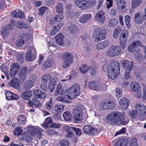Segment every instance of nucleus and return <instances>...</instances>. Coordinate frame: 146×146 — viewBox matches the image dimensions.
I'll use <instances>...</instances> for the list:
<instances>
[{
	"label": "nucleus",
	"instance_id": "nucleus-42",
	"mask_svg": "<svg viewBox=\"0 0 146 146\" xmlns=\"http://www.w3.org/2000/svg\"><path fill=\"white\" fill-rule=\"evenodd\" d=\"M98 84H96L95 81L91 82L89 83L88 85L90 88L91 89L97 90L98 89V86L99 85H97Z\"/></svg>",
	"mask_w": 146,
	"mask_h": 146
},
{
	"label": "nucleus",
	"instance_id": "nucleus-34",
	"mask_svg": "<svg viewBox=\"0 0 146 146\" xmlns=\"http://www.w3.org/2000/svg\"><path fill=\"white\" fill-rule=\"evenodd\" d=\"M64 92V90L62 88L61 85L60 84H58L55 92L54 93L55 95L58 94L62 95Z\"/></svg>",
	"mask_w": 146,
	"mask_h": 146
},
{
	"label": "nucleus",
	"instance_id": "nucleus-57",
	"mask_svg": "<svg viewBox=\"0 0 146 146\" xmlns=\"http://www.w3.org/2000/svg\"><path fill=\"white\" fill-rule=\"evenodd\" d=\"M128 31L127 29H124L121 32L120 36L127 38Z\"/></svg>",
	"mask_w": 146,
	"mask_h": 146
},
{
	"label": "nucleus",
	"instance_id": "nucleus-30",
	"mask_svg": "<svg viewBox=\"0 0 146 146\" xmlns=\"http://www.w3.org/2000/svg\"><path fill=\"white\" fill-rule=\"evenodd\" d=\"M57 81V78L56 77H54L52 78V80L48 84H49V88L50 90V92L53 91L54 86L56 84Z\"/></svg>",
	"mask_w": 146,
	"mask_h": 146
},
{
	"label": "nucleus",
	"instance_id": "nucleus-2",
	"mask_svg": "<svg viewBox=\"0 0 146 146\" xmlns=\"http://www.w3.org/2000/svg\"><path fill=\"white\" fill-rule=\"evenodd\" d=\"M107 66L106 64H104L103 69L104 71H108V77L112 80L115 78L119 73L120 69L119 63L118 62H111L109 64L107 68Z\"/></svg>",
	"mask_w": 146,
	"mask_h": 146
},
{
	"label": "nucleus",
	"instance_id": "nucleus-3",
	"mask_svg": "<svg viewBox=\"0 0 146 146\" xmlns=\"http://www.w3.org/2000/svg\"><path fill=\"white\" fill-rule=\"evenodd\" d=\"M74 1L76 5L82 10L93 7L96 3V0H74Z\"/></svg>",
	"mask_w": 146,
	"mask_h": 146
},
{
	"label": "nucleus",
	"instance_id": "nucleus-56",
	"mask_svg": "<svg viewBox=\"0 0 146 146\" xmlns=\"http://www.w3.org/2000/svg\"><path fill=\"white\" fill-rule=\"evenodd\" d=\"M12 94L10 91H6L5 93L6 99L8 100H11Z\"/></svg>",
	"mask_w": 146,
	"mask_h": 146
},
{
	"label": "nucleus",
	"instance_id": "nucleus-14",
	"mask_svg": "<svg viewBox=\"0 0 146 146\" xmlns=\"http://www.w3.org/2000/svg\"><path fill=\"white\" fill-rule=\"evenodd\" d=\"M114 106V103L111 101L105 102L103 104H101L99 108L100 110L103 109L107 110L112 109Z\"/></svg>",
	"mask_w": 146,
	"mask_h": 146
},
{
	"label": "nucleus",
	"instance_id": "nucleus-5",
	"mask_svg": "<svg viewBox=\"0 0 146 146\" xmlns=\"http://www.w3.org/2000/svg\"><path fill=\"white\" fill-rule=\"evenodd\" d=\"M62 57L63 60L62 67L64 68H68L73 62V54L70 52H65L63 53Z\"/></svg>",
	"mask_w": 146,
	"mask_h": 146
},
{
	"label": "nucleus",
	"instance_id": "nucleus-38",
	"mask_svg": "<svg viewBox=\"0 0 146 146\" xmlns=\"http://www.w3.org/2000/svg\"><path fill=\"white\" fill-rule=\"evenodd\" d=\"M65 106L61 104L56 105L55 106L54 110L56 112L59 113L63 111Z\"/></svg>",
	"mask_w": 146,
	"mask_h": 146
},
{
	"label": "nucleus",
	"instance_id": "nucleus-52",
	"mask_svg": "<svg viewBox=\"0 0 146 146\" xmlns=\"http://www.w3.org/2000/svg\"><path fill=\"white\" fill-rule=\"evenodd\" d=\"M56 11L58 13H62L63 11V7L61 3H58L56 7Z\"/></svg>",
	"mask_w": 146,
	"mask_h": 146
},
{
	"label": "nucleus",
	"instance_id": "nucleus-53",
	"mask_svg": "<svg viewBox=\"0 0 146 146\" xmlns=\"http://www.w3.org/2000/svg\"><path fill=\"white\" fill-rule=\"evenodd\" d=\"M121 30V27H117L115 29L113 32V36L114 38H117L119 33H120Z\"/></svg>",
	"mask_w": 146,
	"mask_h": 146
},
{
	"label": "nucleus",
	"instance_id": "nucleus-49",
	"mask_svg": "<svg viewBox=\"0 0 146 146\" xmlns=\"http://www.w3.org/2000/svg\"><path fill=\"white\" fill-rule=\"evenodd\" d=\"M88 70V67H87L86 65H83L79 68L80 72L83 74L87 72Z\"/></svg>",
	"mask_w": 146,
	"mask_h": 146
},
{
	"label": "nucleus",
	"instance_id": "nucleus-33",
	"mask_svg": "<svg viewBox=\"0 0 146 146\" xmlns=\"http://www.w3.org/2000/svg\"><path fill=\"white\" fill-rule=\"evenodd\" d=\"M97 66L95 64H93L90 67H88V70L90 71L91 75L94 76L96 75L97 73Z\"/></svg>",
	"mask_w": 146,
	"mask_h": 146
},
{
	"label": "nucleus",
	"instance_id": "nucleus-12",
	"mask_svg": "<svg viewBox=\"0 0 146 146\" xmlns=\"http://www.w3.org/2000/svg\"><path fill=\"white\" fill-rule=\"evenodd\" d=\"M83 131L86 134L89 135H95L98 133V130L89 125H86L83 128Z\"/></svg>",
	"mask_w": 146,
	"mask_h": 146
},
{
	"label": "nucleus",
	"instance_id": "nucleus-25",
	"mask_svg": "<svg viewBox=\"0 0 146 146\" xmlns=\"http://www.w3.org/2000/svg\"><path fill=\"white\" fill-rule=\"evenodd\" d=\"M27 68L26 67H23L21 69L19 74V78L21 80L25 81L27 73Z\"/></svg>",
	"mask_w": 146,
	"mask_h": 146
},
{
	"label": "nucleus",
	"instance_id": "nucleus-43",
	"mask_svg": "<svg viewBox=\"0 0 146 146\" xmlns=\"http://www.w3.org/2000/svg\"><path fill=\"white\" fill-rule=\"evenodd\" d=\"M127 40V38L120 36V44L123 49H124L125 48Z\"/></svg>",
	"mask_w": 146,
	"mask_h": 146
},
{
	"label": "nucleus",
	"instance_id": "nucleus-29",
	"mask_svg": "<svg viewBox=\"0 0 146 146\" xmlns=\"http://www.w3.org/2000/svg\"><path fill=\"white\" fill-rule=\"evenodd\" d=\"M34 94L36 97L38 98L44 99L46 97L45 93L44 92H42L39 90H34Z\"/></svg>",
	"mask_w": 146,
	"mask_h": 146
},
{
	"label": "nucleus",
	"instance_id": "nucleus-17",
	"mask_svg": "<svg viewBox=\"0 0 146 146\" xmlns=\"http://www.w3.org/2000/svg\"><path fill=\"white\" fill-rule=\"evenodd\" d=\"M121 63L122 66L127 69L126 70H131L133 68V62L126 60H122Z\"/></svg>",
	"mask_w": 146,
	"mask_h": 146
},
{
	"label": "nucleus",
	"instance_id": "nucleus-10",
	"mask_svg": "<svg viewBox=\"0 0 146 146\" xmlns=\"http://www.w3.org/2000/svg\"><path fill=\"white\" fill-rule=\"evenodd\" d=\"M82 110L80 107H78L73 110V119L76 123H79L82 121Z\"/></svg>",
	"mask_w": 146,
	"mask_h": 146
},
{
	"label": "nucleus",
	"instance_id": "nucleus-1",
	"mask_svg": "<svg viewBox=\"0 0 146 146\" xmlns=\"http://www.w3.org/2000/svg\"><path fill=\"white\" fill-rule=\"evenodd\" d=\"M123 116V114L121 113L118 111H114L108 115L106 117V119L112 125H125L128 123V121L123 118L121 119Z\"/></svg>",
	"mask_w": 146,
	"mask_h": 146
},
{
	"label": "nucleus",
	"instance_id": "nucleus-61",
	"mask_svg": "<svg viewBox=\"0 0 146 146\" xmlns=\"http://www.w3.org/2000/svg\"><path fill=\"white\" fill-rule=\"evenodd\" d=\"M102 29L100 28L97 27L95 29L94 32L93 33L94 37L100 33L102 32Z\"/></svg>",
	"mask_w": 146,
	"mask_h": 146
},
{
	"label": "nucleus",
	"instance_id": "nucleus-9",
	"mask_svg": "<svg viewBox=\"0 0 146 146\" xmlns=\"http://www.w3.org/2000/svg\"><path fill=\"white\" fill-rule=\"evenodd\" d=\"M130 89L134 93V96L137 98H139L142 95L140 85L138 83L132 82L130 85Z\"/></svg>",
	"mask_w": 146,
	"mask_h": 146
},
{
	"label": "nucleus",
	"instance_id": "nucleus-36",
	"mask_svg": "<svg viewBox=\"0 0 146 146\" xmlns=\"http://www.w3.org/2000/svg\"><path fill=\"white\" fill-rule=\"evenodd\" d=\"M142 19H143L142 18H141L139 13H137L135 14L134 19L136 23L138 24L142 23L143 22Z\"/></svg>",
	"mask_w": 146,
	"mask_h": 146
},
{
	"label": "nucleus",
	"instance_id": "nucleus-63",
	"mask_svg": "<svg viewBox=\"0 0 146 146\" xmlns=\"http://www.w3.org/2000/svg\"><path fill=\"white\" fill-rule=\"evenodd\" d=\"M52 99L51 98L50 101L49 102L46 103L45 104L47 109L48 110L51 109L52 104Z\"/></svg>",
	"mask_w": 146,
	"mask_h": 146
},
{
	"label": "nucleus",
	"instance_id": "nucleus-16",
	"mask_svg": "<svg viewBox=\"0 0 146 146\" xmlns=\"http://www.w3.org/2000/svg\"><path fill=\"white\" fill-rule=\"evenodd\" d=\"M35 54L36 52H35V50L33 48L28 50L26 55V60L29 61L34 60L35 58Z\"/></svg>",
	"mask_w": 146,
	"mask_h": 146
},
{
	"label": "nucleus",
	"instance_id": "nucleus-22",
	"mask_svg": "<svg viewBox=\"0 0 146 146\" xmlns=\"http://www.w3.org/2000/svg\"><path fill=\"white\" fill-rule=\"evenodd\" d=\"M91 17L90 14H83L80 17L79 21L81 23L84 24L91 19Z\"/></svg>",
	"mask_w": 146,
	"mask_h": 146
},
{
	"label": "nucleus",
	"instance_id": "nucleus-44",
	"mask_svg": "<svg viewBox=\"0 0 146 146\" xmlns=\"http://www.w3.org/2000/svg\"><path fill=\"white\" fill-rule=\"evenodd\" d=\"M21 38L23 41L25 43L26 42L30 39V36L29 34L24 33L21 36Z\"/></svg>",
	"mask_w": 146,
	"mask_h": 146
},
{
	"label": "nucleus",
	"instance_id": "nucleus-7",
	"mask_svg": "<svg viewBox=\"0 0 146 146\" xmlns=\"http://www.w3.org/2000/svg\"><path fill=\"white\" fill-rule=\"evenodd\" d=\"M121 51V48L119 46L111 44L106 53V55L110 57H115L119 54Z\"/></svg>",
	"mask_w": 146,
	"mask_h": 146
},
{
	"label": "nucleus",
	"instance_id": "nucleus-37",
	"mask_svg": "<svg viewBox=\"0 0 146 146\" xmlns=\"http://www.w3.org/2000/svg\"><path fill=\"white\" fill-rule=\"evenodd\" d=\"M18 122L21 125H24L26 121V118L23 115L19 116L17 118Z\"/></svg>",
	"mask_w": 146,
	"mask_h": 146
},
{
	"label": "nucleus",
	"instance_id": "nucleus-51",
	"mask_svg": "<svg viewBox=\"0 0 146 146\" xmlns=\"http://www.w3.org/2000/svg\"><path fill=\"white\" fill-rule=\"evenodd\" d=\"M22 131V128L20 127H17L14 131V134L15 135H20Z\"/></svg>",
	"mask_w": 146,
	"mask_h": 146
},
{
	"label": "nucleus",
	"instance_id": "nucleus-58",
	"mask_svg": "<svg viewBox=\"0 0 146 146\" xmlns=\"http://www.w3.org/2000/svg\"><path fill=\"white\" fill-rule=\"evenodd\" d=\"M57 21H60L62 20L63 18V14H58L57 15H56L54 17Z\"/></svg>",
	"mask_w": 146,
	"mask_h": 146
},
{
	"label": "nucleus",
	"instance_id": "nucleus-31",
	"mask_svg": "<svg viewBox=\"0 0 146 146\" xmlns=\"http://www.w3.org/2000/svg\"><path fill=\"white\" fill-rule=\"evenodd\" d=\"M21 96L24 100H29L32 96L31 91L28 90L23 92L21 94Z\"/></svg>",
	"mask_w": 146,
	"mask_h": 146
},
{
	"label": "nucleus",
	"instance_id": "nucleus-8",
	"mask_svg": "<svg viewBox=\"0 0 146 146\" xmlns=\"http://www.w3.org/2000/svg\"><path fill=\"white\" fill-rule=\"evenodd\" d=\"M28 131L33 136L38 139H40L42 135V132L43 129L38 126H31L28 127Z\"/></svg>",
	"mask_w": 146,
	"mask_h": 146
},
{
	"label": "nucleus",
	"instance_id": "nucleus-59",
	"mask_svg": "<svg viewBox=\"0 0 146 146\" xmlns=\"http://www.w3.org/2000/svg\"><path fill=\"white\" fill-rule=\"evenodd\" d=\"M63 24L61 23H58L55 25L53 26V27L58 32L61 29L62 26Z\"/></svg>",
	"mask_w": 146,
	"mask_h": 146
},
{
	"label": "nucleus",
	"instance_id": "nucleus-13",
	"mask_svg": "<svg viewBox=\"0 0 146 146\" xmlns=\"http://www.w3.org/2000/svg\"><path fill=\"white\" fill-rule=\"evenodd\" d=\"M117 5V8L121 12H124L127 9V5L124 0H115Z\"/></svg>",
	"mask_w": 146,
	"mask_h": 146
},
{
	"label": "nucleus",
	"instance_id": "nucleus-50",
	"mask_svg": "<svg viewBox=\"0 0 146 146\" xmlns=\"http://www.w3.org/2000/svg\"><path fill=\"white\" fill-rule=\"evenodd\" d=\"M141 2V0H132V7L134 8L138 6Z\"/></svg>",
	"mask_w": 146,
	"mask_h": 146
},
{
	"label": "nucleus",
	"instance_id": "nucleus-32",
	"mask_svg": "<svg viewBox=\"0 0 146 146\" xmlns=\"http://www.w3.org/2000/svg\"><path fill=\"white\" fill-rule=\"evenodd\" d=\"M52 80L51 77L49 74L43 75L41 78V82L48 84Z\"/></svg>",
	"mask_w": 146,
	"mask_h": 146
},
{
	"label": "nucleus",
	"instance_id": "nucleus-24",
	"mask_svg": "<svg viewBox=\"0 0 146 146\" xmlns=\"http://www.w3.org/2000/svg\"><path fill=\"white\" fill-rule=\"evenodd\" d=\"M52 121V120L51 117H47L45 119L44 122L42 126L45 128L47 127H50Z\"/></svg>",
	"mask_w": 146,
	"mask_h": 146
},
{
	"label": "nucleus",
	"instance_id": "nucleus-15",
	"mask_svg": "<svg viewBox=\"0 0 146 146\" xmlns=\"http://www.w3.org/2000/svg\"><path fill=\"white\" fill-rule=\"evenodd\" d=\"M130 101L127 98L122 97L119 101L120 106L123 110H126L129 106Z\"/></svg>",
	"mask_w": 146,
	"mask_h": 146
},
{
	"label": "nucleus",
	"instance_id": "nucleus-48",
	"mask_svg": "<svg viewBox=\"0 0 146 146\" xmlns=\"http://www.w3.org/2000/svg\"><path fill=\"white\" fill-rule=\"evenodd\" d=\"M11 67L18 72L21 66L19 63H16L12 64L11 66Z\"/></svg>",
	"mask_w": 146,
	"mask_h": 146
},
{
	"label": "nucleus",
	"instance_id": "nucleus-54",
	"mask_svg": "<svg viewBox=\"0 0 146 146\" xmlns=\"http://www.w3.org/2000/svg\"><path fill=\"white\" fill-rule=\"evenodd\" d=\"M117 24V22L115 19H113L110 20L108 24L109 27H112L115 26Z\"/></svg>",
	"mask_w": 146,
	"mask_h": 146
},
{
	"label": "nucleus",
	"instance_id": "nucleus-27",
	"mask_svg": "<svg viewBox=\"0 0 146 146\" xmlns=\"http://www.w3.org/2000/svg\"><path fill=\"white\" fill-rule=\"evenodd\" d=\"M55 63L54 61L52 59H50L44 62L42 66V68L44 69L49 68L53 65Z\"/></svg>",
	"mask_w": 146,
	"mask_h": 146
},
{
	"label": "nucleus",
	"instance_id": "nucleus-40",
	"mask_svg": "<svg viewBox=\"0 0 146 146\" xmlns=\"http://www.w3.org/2000/svg\"><path fill=\"white\" fill-rule=\"evenodd\" d=\"M11 27L10 25H8L7 27H4L2 30L1 32L4 37H6L9 35L10 30L9 27Z\"/></svg>",
	"mask_w": 146,
	"mask_h": 146
},
{
	"label": "nucleus",
	"instance_id": "nucleus-62",
	"mask_svg": "<svg viewBox=\"0 0 146 146\" xmlns=\"http://www.w3.org/2000/svg\"><path fill=\"white\" fill-rule=\"evenodd\" d=\"M24 43L23 41L22 40L21 38H20V39L18 40L16 42V44L18 46L21 47L22 46Z\"/></svg>",
	"mask_w": 146,
	"mask_h": 146
},
{
	"label": "nucleus",
	"instance_id": "nucleus-6",
	"mask_svg": "<svg viewBox=\"0 0 146 146\" xmlns=\"http://www.w3.org/2000/svg\"><path fill=\"white\" fill-rule=\"evenodd\" d=\"M135 110H133L131 113V117L132 118L135 117L138 114L140 115H146V107L142 104H136L135 106Z\"/></svg>",
	"mask_w": 146,
	"mask_h": 146
},
{
	"label": "nucleus",
	"instance_id": "nucleus-28",
	"mask_svg": "<svg viewBox=\"0 0 146 146\" xmlns=\"http://www.w3.org/2000/svg\"><path fill=\"white\" fill-rule=\"evenodd\" d=\"M57 43L60 45H62L64 43V36L61 33H58L55 37Z\"/></svg>",
	"mask_w": 146,
	"mask_h": 146
},
{
	"label": "nucleus",
	"instance_id": "nucleus-35",
	"mask_svg": "<svg viewBox=\"0 0 146 146\" xmlns=\"http://www.w3.org/2000/svg\"><path fill=\"white\" fill-rule=\"evenodd\" d=\"M64 119L67 121L71 120V115L69 111H65L63 114Z\"/></svg>",
	"mask_w": 146,
	"mask_h": 146
},
{
	"label": "nucleus",
	"instance_id": "nucleus-20",
	"mask_svg": "<svg viewBox=\"0 0 146 146\" xmlns=\"http://www.w3.org/2000/svg\"><path fill=\"white\" fill-rule=\"evenodd\" d=\"M96 19L98 22L103 23L105 20V13L101 10L98 12L95 16Z\"/></svg>",
	"mask_w": 146,
	"mask_h": 146
},
{
	"label": "nucleus",
	"instance_id": "nucleus-19",
	"mask_svg": "<svg viewBox=\"0 0 146 146\" xmlns=\"http://www.w3.org/2000/svg\"><path fill=\"white\" fill-rule=\"evenodd\" d=\"M29 106L31 107L35 106V107H40L41 104L40 101L36 98L33 99V101L29 100L28 102Z\"/></svg>",
	"mask_w": 146,
	"mask_h": 146
},
{
	"label": "nucleus",
	"instance_id": "nucleus-47",
	"mask_svg": "<svg viewBox=\"0 0 146 146\" xmlns=\"http://www.w3.org/2000/svg\"><path fill=\"white\" fill-rule=\"evenodd\" d=\"M129 146H138L137 139L136 138L132 139L130 141Z\"/></svg>",
	"mask_w": 146,
	"mask_h": 146
},
{
	"label": "nucleus",
	"instance_id": "nucleus-46",
	"mask_svg": "<svg viewBox=\"0 0 146 146\" xmlns=\"http://www.w3.org/2000/svg\"><path fill=\"white\" fill-rule=\"evenodd\" d=\"M121 142L119 143H121V146H127L128 145V143L129 141V138H120Z\"/></svg>",
	"mask_w": 146,
	"mask_h": 146
},
{
	"label": "nucleus",
	"instance_id": "nucleus-45",
	"mask_svg": "<svg viewBox=\"0 0 146 146\" xmlns=\"http://www.w3.org/2000/svg\"><path fill=\"white\" fill-rule=\"evenodd\" d=\"M131 20V17L129 15H126L125 17V23L126 27L128 28H129L131 27V25L130 23Z\"/></svg>",
	"mask_w": 146,
	"mask_h": 146
},
{
	"label": "nucleus",
	"instance_id": "nucleus-4",
	"mask_svg": "<svg viewBox=\"0 0 146 146\" xmlns=\"http://www.w3.org/2000/svg\"><path fill=\"white\" fill-rule=\"evenodd\" d=\"M80 91V87L78 84H74L71 87L66 90L65 92L68 100L73 99L78 96Z\"/></svg>",
	"mask_w": 146,
	"mask_h": 146
},
{
	"label": "nucleus",
	"instance_id": "nucleus-64",
	"mask_svg": "<svg viewBox=\"0 0 146 146\" xmlns=\"http://www.w3.org/2000/svg\"><path fill=\"white\" fill-rule=\"evenodd\" d=\"M116 96L117 97H120L122 95V91L119 88H116L115 90Z\"/></svg>",
	"mask_w": 146,
	"mask_h": 146
},
{
	"label": "nucleus",
	"instance_id": "nucleus-18",
	"mask_svg": "<svg viewBox=\"0 0 146 146\" xmlns=\"http://www.w3.org/2000/svg\"><path fill=\"white\" fill-rule=\"evenodd\" d=\"M66 30L70 34H75L78 31V28L76 25L69 24L67 26Z\"/></svg>",
	"mask_w": 146,
	"mask_h": 146
},
{
	"label": "nucleus",
	"instance_id": "nucleus-41",
	"mask_svg": "<svg viewBox=\"0 0 146 146\" xmlns=\"http://www.w3.org/2000/svg\"><path fill=\"white\" fill-rule=\"evenodd\" d=\"M35 82L29 80L27 81L24 84L26 89H29L33 87L35 85Z\"/></svg>",
	"mask_w": 146,
	"mask_h": 146
},
{
	"label": "nucleus",
	"instance_id": "nucleus-60",
	"mask_svg": "<svg viewBox=\"0 0 146 146\" xmlns=\"http://www.w3.org/2000/svg\"><path fill=\"white\" fill-rule=\"evenodd\" d=\"M97 85H99L98 86V89L97 90H99L103 91L106 90V85L105 84H98Z\"/></svg>",
	"mask_w": 146,
	"mask_h": 146
},
{
	"label": "nucleus",
	"instance_id": "nucleus-11",
	"mask_svg": "<svg viewBox=\"0 0 146 146\" xmlns=\"http://www.w3.org/2000/svg\"><path fill=\"white\" fill-rule=\"evenodd\" d=\"M65 129L67 133L66 136L68 137H71L73 136L74 133L72 130L75 132L77 136H79L81 134V129L79 128L66 126H65Z\"/></svg>",
	"mask_w": 146,
	"mask_h": 146
},
{
	"label": "nucleus",
	"instance_id": "nucleus-39",
	"mask_svg": "<svg viewBox=\"0 0 146 146\" xmlns=\"http://www.w3.org/2000/svg\"><path fill=\"white\" fill-rule=\"evenodd\" d=\"M134 42L130 45L128 47V51L130 52H133L136 51L137 52L139 50V49L137 47Z\"/></svg>",
	"mask_w": 146,
	"mask_h": 146
},
{
	"label": "nucleus",
	"instance_id": "nucleus-55",
	"mask_svg": "<svg viewBox=\"0 0 146 146\" xmlns=\"http://www.w3.org/2000/svg\"><path fill=\"white\" fill-rule=\"evenodd\" d=\"M59 143L63 146H68L70 144L69 142L67 139L62 140L60 141Z\"/></svg>",
	"mask_w": 146,
	"mask_h": 146
},
{
	"label": "nucleus",
	"instance_id": "nucleus-21",
	"mask_svg": "<svg viewBox=\"0 0 146 146\" xmlns=\"http://www.w3.org/2000/svg\"><path fill=\"white\" fill-rule=\"evenodd\" d=\"M9 84L11 87L16 89H18L20 86L19 80L17 77H14L11 79Z\"/></svg>",
	"mask_w": 146,
	"mask_h": 146
},
{
	"label": "nucleus",
	"instance_id": "nucleus-26",
	"mask_svg": "<svg viewBox=\"0 0 146 146\" xmlns=\"http://www.w3.org/2000/svg\"><path fill=\"white\" fill-rule=\"evenodd\" d=\"M109 40H107L99 43L97 46V50H99L104 49L109 45Z\"/></svg>",
	"mask_w": 146,
	"mask_h": 146
},
{
	"label": "nucleus",
	"instance_id": "nucleus-23",
	"mask_svg": "<svg viewBox=\"0 0 146 146\" xmlns=\"http://www.w3.org/2000/svg\"><path fill=\"white\" fill-rule=\"evenodd\" d=\"M106 30L104 29H103L102 32L94 37L95 41L98 42L104 39L106 37Z\"/></svg>",
	"mask_w": 146,
	"mask_h": 146
}]
</instances>
